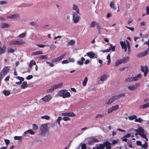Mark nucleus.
<instances>
[{"instance_id":"1","label":"nucleus","mask_w":149,"mask_h":149,"mask_svg":"<svg viewBox=\"0 0 149 149\" xmlns=\"http://www.w3.org/2000/svg\"><path fill=\"white\" fill-rule=\"evenodd\" d=\"M58 95L64 98L69 97L71 96L70 93L65 89L60 90L58 93Z\"/></svg>"},{"instance_id":"2","label":"nucleus","mask_w":149,"mask_h":149,"mask_svg":"<svg viewBox=\"0 0 149 149\" xmlns=\"http://www.w3.org/2000/svg\"><path fill=\"white\" fill-rule=\"evenodd\" d=\"M134 131L142 138L145 137L146 136V132L144 131L143 128L142 127H139L138 129H135Z\"/></svg>"},{"instance_id":"3","label":"nucleus","mask_w":149,"mask_h":149,"mask_svg":"<svg viewBox=\"0 0 149 149\" xmlns=\"http://www.w3.org/2000/svg\"><path fill=\"white\" fill-rule=\"evenodd\" d=\"M10 67L6 66L4 67L1 71L0 73V77L2 78L7 74L9 71Z\"/></svg>"},{"instance_id":"4","label":"nucleus","mask_w":149,"mask_h":149,"mask_svg":"<svg viewBox=\"0 0 149 149\" xmlns=\"http://www.w3.org/2000/svg\"><path fill=\"white\" fill-rule=\"evenodd\" d=\"M66 55V53H65L63 54L58 57L53 59L51 61V63H54L61 60Z\"/></svg>"},{"instance_id":"5","label":"nucleus","mask_w":149,"mask_h":149,"mask_svg":"<svg viewBox=\"0 0 149 149\" xmlns=\"http://www.w3.org/2000/svg\"><path fill=\"white\" fill-rule=\"evenodd\" d=\"M140 70L142 72H143L144 76L146 77L148 71V67L146 65L143 66L141 65Z\"/></svg>"},{"instance_id":"6","label":"nucleus","mask_w":149,"mask_h":149,"mask_svg":"<svg viewBox=\"0 0 149 149\" xmlns=\"http://www.w3.org/2000/svg\"><path fill=\"white\" fill-rule=\"evenodd\" d=\"M24 43V42L22 40H13L10 42L9 43L10 45H20L23 44Z\"/></svg>"},{"instance_id":"7","label":"nucleus","mask_w":149,"mask_h":149,"mask_svg":"<svg viewBox=\"0 0 149 149\" xmlns=\"http://www.w3.org/2000/svg\"><path fill=\"white\" fill-rule=\"evenodd\" d=\"M140 86V83H136L134 85H132L127 86V88L131 91L135 90L136 89L137 87Z\"/></svg>"},{"instance_id":"8","label":"nucleus","mask_w":149,"mask_h":149,"mask_svg":"<svg viewBox=\"0 0 149 149\" xmlns=\"http://www.w3.org/2000/svg\"><path fill=\"white\" fill-rule=\"evenodd\" d=\"M73 20L74 23L78 22L79 20L80 17L75 13H74L72 14Z\"/></svg>"},{"instance_id":"9","label":"nucleus","mask_w":149,"mask_h":149,"mask_svg":"<svg viewBox=\"0 0 149 149\" xmlns=\"http://www.w3.org/2000/svg\"><path fill=\"white\" fill-rule=\"evenodd\" d=\"M149 52V47L147 50H146L144 52L139 53L137 54V56L139 58H141L146 56Z\"/></svg>"},{"instance_id":"10","label":"nucleus","mask_w":149,"mask_h":149,"mask_svg":"<svg viewBox=\"0 0 149 149\" xmlns=\"http://www.w3.org/2000/svg\"><path fill=\"white\" fill-rule=\"evenodd\" d=\"M52 97L50 94L47 95L42 97L41 100L45 102H49L52 98Z\"/></svg>"},{"instance_id":"11","label":"nucleus","mask_w":149,"mask_h":149,"mask_svg":"<svg viewBox=\"0 0 149 149\" xmlns=\"http://www.w3.org/2000/svg\"><path fill=\"white\" fill-rule=\"evenodd\" d=\"M120 44L121 47H130L129 42L127 40L124 41H120Z\"/></svg>"},{"instance_id":"12","label":"nucleus","mask_w":149,"mask_h":149,"mask_svg":"<svg viewBox=\"0 0 149 149\" xmlns=\"http://www.w3.org/2000/svg\"><path fill=\"white\" fill-rule=\"evenodd\" d=\"M40 130L42 133H45L47 130V125L45 124L42 125L40 127Z\"/></svg>"},{"instance_id":"13","label":"nucleus","mask_w":149,"mask_h":149,"mask_svg":"<svg viewBox=\"0 0 149 149\" xmlns=\"http://www.w3.org/2000/svg\"><path fill=\"white\" fill-rule=\"evenodd\" d=\"M102 145H103L104 148L105 147H106V149H111V146H112L111 143L107 141L104 142Z\"/></svg>"},{"instance_id":"14","label":"nucleus","mask_w":149,"mask_h":149,"mask_svg":"<svg viewBox=\"0 0 149 149\" xmlns=\"http://www.w3.org/2000/svg\"><path fill=\"white\" fill-rule=\"evenodd\" d=\"M118 108V105H116L115 106H113L108 109L107 112L109 113H111L113 111L117 110Z\"/></svg>"},{"instance_id":"15","label":"nucleus","mask_w":149,"mask_h":149,"mask_svg":"<svg viewBox=\"0 0 149 149\" xmlns=\"http://www.w3.org/2000/svg\"><path fill=\"white\" fill-rule=\"evenodd\" d=\"M117 100L115 96H113L110 98L108 101L107 104L108 105L111 104L113 102Z\"/></svg>"},{"instance_id":"16","label":"nucleus","mask_w":149,"mask_h":149,"mask_svg":"<svg viewBox=\"0 0 149 149\" xmlns=\"http://www.w3.org/2000/svg\"><path fill=\"white\" fill-rule=\"evenodd\" d=\"M86 55L91 58H95V55L93 52H89L87 53H86Z\"/></svg>"},{"instance_id":"17","label":"nucleus","mask_w":149,"mask_h":149,"mask_svg":"<svg viewBox=\"0 0 149 149\" xmlns=\"http://www.w3.org/2000/svg\"><path fill=\"white\" fill-rule=\"evenodd\" d=\"M104 147L102 144H100L99 146L98 144H96L95 147L93 148V149H104Z\"/></svg>"},{"instance_id":"18","label":"nucleus","mask_w":149,"mask_h":149,"mask_svg":"<svg viewBox=\"0 0 149 149\" xmlns=\"http://www.w3.org/2000/svg\"><path fill=\"white\" fill-rule=\"evenodd\" d=\"M1 28L3 29L6 28H8L10 26V25L6 23L2 22L1 24Z\"/></svg>"},{"instance_id":"19","label":"nucleus","mask_w":149,"mask_h":149,"mask_svg":"<svg viewBox=\"0 0 149 149\" xmlns=\"http://www.w3.org/2000/svg\"><path fill=\"white\" fill-rule=\"evenodd\" d=\"M63 85V83L62 82H61L58 84L54 85L53 86L55 89L61 88Z\"/></svg>"},{"instance_id":"20","label":"nucleus","mask_w":149,"mask_h":149,"mask_svg":"<svg viewBox=\"0 0 149 149\" xmlns=\"http://www.w3.org/2000/svg\"><path fill=\"white\" fill-rule=\"evenodd\" d=\"M149 107V103H147L145 104L141 105L139 106V108L141 109H145Z\"/></svg>"},{"instance_id":"21","label":"nucleus","mask_w":149,"mask_h":149,"mask_svg":"<svg viewBox=\"0 0 149 149\" xmlns=\"http://www.w3.org/2000/svg\"><path fill=\"white\" fill-rule=\"evenodd\" d=\"M111 49L112 50V51H114L115 50V47H110V48L108 49L102 50V52L104 53L109 52Z\"/></svg>"},{"instance_id":"22","label":"nucleus","mask_w":149,"mask_h":149,"mask_svg":"<svg viewBox=\"0 0 149 149\" xmlns=\"http://www.w3.org/2000/svg\"><path fill=\"white\" fill-rule=\"evenodd\" d=\"M141 78V75L140 74H138L136 76L133 77L134 81H137L139 80Z\"/></svg>"},{"instance_id":"23","label":"nucleus","mask_w":149,"mask_h":149,"mask_svg":"<svg viewBox=\"0 0 149 149\" xmlns=\"http://www.w3.org/2000/svg\"><path fill=\"white\" fill-rule=\"evenodd\" d=\"M27 133H29L31 135H34L35 134V132L31 129H29L24 132V134Z\"/></svg>"},{"instance_id":"24","label":"nucleus","mask_w":149,"mask_h":149,"mask_svg":"<svg viewBox=\"0 0 149 149\" xmlns=\"http://www.w3.org/2000/svg\"><path fill=\"white\" fill-rule=\"evenodd\" d=\"M125 81L127 82H132L133 81H134L133 79V77H130L126 78L125 79Z\"/></svg>"},{"instance_id":"25","label":"nucleus","mask_w":149,"mask_h":149,"mask_svg":"<svg viewBox=\"0 0 149 149\" xmlns=\"http://www.w3.org/2000/svg\"><path fill=\"white\" fill-rule=\"evenodd\" d=\"M116 99L117 100L118 99L120 98L121 97H124L125 96V93H123L122 94H119L118 95L115 96Z\"/></svg>"},{"instance_id":"26","label":"nucleus","mask_w":149,"mask_h":149,"mask_svg":"<svg viewBox=\"0 0 149 149\" xmlns=\"http://www.w3.org/2000/svg\"><path fill=\"white\" fill-rule=\"evenodd\" d=\"M122 63H123V62L122 59H120L116 61L115 65L116 66H118L119 65Z\"/></svg>"},{"instance_id":"27","label":"nucleus","mask_w":149,"mask_h":149,"mask_svg":"<svg viewBox=\"0 0 149 149\" xmlns=\"http://www.w3.org/2000/svg\"><path fill=\"white\" fill-rule=\"evenodd\" d=\"M73 9L76 11L77 14H79V11L77 6L74 4L73 6Z\"/></svg>"},{"instance_id":"28","label":"nucleus","mask_w":149,"mask_h":149,"mask_svg":"<svg viewBox=\"0 0 149 149\" xmlns=\"http://www.w3.org/2000/svg\"><path fill=\"white\" fill-rule=\"evenodd\" d=\"M121 59L123 63H124L130 60V58L129 57H127Z\"/></svg>"},{"instance_id":"29","label":"nucleus","mask_w":149,"mask_h":149,"mask_svg":"<svg viewBox=\"0 0 149 149\" xmlns=\"http://www.w3.org/2000/svg\"><path fill=\"white\" fill-rule=\"evenodd\" d=\"M6 50V47H0V55L4 53Z\"/></svg>"},{"instance_id":"30","label":"nucleus","mask_w":149,"mask_h":149,"mask_svg":"<svg viewBox=\"0 0 149 149\" xmlns=\"http://www.w3.org/2000/svg\"><path fill=\"white\" fill-rule=\"evenodd\" d=\"M3 93L6 96H8L10 94V91L9 90H4L3 92Z\"/></svg>"},{"instance_id":"31","label":"nucleus","mask_w":149,"mask_h":149,"mask_svg":"<svg viewBox=\"0 0 149 149\" xmlns=\"http://www.w3.org/2000/svg\"><path fill=\"white\" fill-rule=\"evenodd\" d=\"M27 87V82L26 81H24L21 86V88L22 89H24Z\"/></svg>"},{"instance_id":"32","label":"nucleus","mask_w":149,"mask_h":149,"mask_svg":"<svg viewBox=\"0 0 149 149\" xmlns=\"http://www.w3.org/2000/svg\"><path fill=\"white\" fill-rule=\"evenodd\" d=\"M141 147L142 148L147 149L148 148V144L147 143L146 141H145V143L143 145L142 144Z\"/></svg>"},{"instance_id":"33","label":"nucleus","mask_w":149,"mask_h":149,"mask_svg":"<svg viewBox=\"0 0 149 149\" xmlns=\"http://www.w3.org/2000/svg\"><path fill=\"white\" fill-rule=\"evenodd\" d=\"M85 60V58L83 57H82L81 58V60L77 61V63L79 65H82L83 63V61Z\"/></svg>"},{"instance_id":"34","label":"nucleus","mask_w":149,"mask_h":149,"mask_svg":"<svg viewBox=\"0 0 149 149\" xmlns=\"http://www.w3.org/2000/svg\"><path fill=\"white\" fill-rule=\"evenodd\" d=\"M36 63L35 61L33 60H32L30 62L29 65V66L31 68H32V66L33 65H36Z\"/></svg>"},{"instance_id":"35","label":"nucleus","mask_w":149,"mask_h":149,"mask_svg":"<svg viewBox=\"0 0 149 149\" xmlns=\"http://www.w3.org/2000/svg\"><path fill=\"white\" fill-rule=\"evenodd\" d=\"M107 77L108 76L107 75H104L101 77L100 80L104 81L107 79Z\"/></svg>"},{"instance_id":"36","label":"nucleus","mask_w":149,"mask_h":149,"mask_svg":"<svg viewBox=\"0 0 149 149\" xmlns=\"http://www.w3.org/2000/svg\"><path fill=\"white\" fill-rule=\"evenodd\" d=\"M43 52L40 51H36L35 52L33 53L32 54V55H39L42 54Z\"/></svg>"},{"instance_id":"37","label":"nucleus","mask_w":149,"mask_h":149,"mask_svg":"<svg viewBox=\"0 0 149 149\" xmlns=\"http://www.w3.org/2000/svg\"><path fill=\"white\" fill-rule=\"evenodd\" d=\"M76 115L73 112L67 113V116L74 117L76 116Z\"/></svg>"},{"instance_id":"38","label":"nucleus","mask_w":149,"mask_h":149,"mask_svg":"<svg viewBox=\"0 0 149 149\" xmlns=\"http://www.w3.org/2000/svg\"><path fill=\"white\" fill-rule=\"evenodd\" d=\"M55 90L53 85L51 86V88L47 90V93L52 92L53 91Z\"/></svg>"},{"instance_id":"39","label":"nucleus","mask_w":149,"mask_h":149,"mask_svg":"<svg viewBox=\"0 0 149 149\" xmlns=\"http://www.w3.org/2000/svg\"><path fill=\"white\" fill-rule=\"evenodd\" d=\"M75 43V42L74 40H72L68 42V44L69 45H73Z\"/></svg>"},{"instance_id":"40","label":"nucleus","mask_w":149,"mask_h":149,"mask_svg":"<svg viewBox=\"0 0 149 149\" xmlns=\"http://www.w3.org/2000/svg\"><path fill=\"white\" fill-rule=\"evenodd\" d=\"M137 118L136 116L135 115H133L128 117L129 119L130 120H133L134 119L136 118Z\"/></svg>"},{"instance_id":"41","label":"nucleus","mask_w":149,"mask_h":149,"mask_svg":"<svg viewBox=\"0 0 149 149\" xmlns=\"http://www.w3.org/2000/svg\"><path fill=\"white\" fill-rule=\"evenodd\" d=\"M96 26L97 29L98 31V34H100V29H101V28H100V26L98 23H96Z\"/></svg>"},{"instance_id":"42","label":"nucleus","mask_w":149,"mask_h":149,"mask_svg":"<svg viewBox=\"0 0 149 149\" xmlns=\"http://www.w3.org/2000/svg\"><path fill=\"white\" fill-rule=\"evenodd\" d=\"M88 81V78L87 77H86L83 82V85L84 86H85Z\"/></svg>"},{"instance_id":"43","label":"nucleus","mask_w":149,"mask_h":149,"mask_svg":"<svg viewBox=\"0 0 149 149\" xmlns=\"http://www.w3.org/2000/svg\"><path fill=\"white\" fill-rule=\"evenodd\" d=\"M26 36V33L25 32L23 33L20 34L18 37L20 38H24Z\"/></svg>"},{"instance_id":"44","label":"nucleus","mask_w":149,"mask_h":149,"mask_svg":"<svg viewBox=\"0 0 149 149\" xmlns=\"http://www.w3.org/2000/svg\"><path fill=\"white\" fill-rule=\"evenodd\" d=\"M42 119H45L47 120H49L50 119V116L47 115H45L41 117Z\"/></svg>"},{"instance_id":"45","label":"nucleus","mask_w":149,"mask_h":149,"mask_svg":"<svg viewBox=\"0 0 149 149\" xmlns=\"http://www.w3.org/2000/svg\"><path fill=\"white\" fill-rule=\"evenodd\" d=\"M127 145L129 148H134V147L132 146V143L131 141H128L127 143Z\"/></svg>"},{"instance_id":"46","label":"nucleus","mask_w":149,"mask_h":149,"mask_svg":"<svg viewBox=\"0 0 149 149\" xmlns=\"http://www.w3.org/2000/svg\"><path fill=\"white\" fill-rule=\"evenodd\" d=\"M38 128V126L35 124H32V129L34 130H37Z\"/></svg>"},{"instance_id":"47","label":"nucleus","mask_w":149,"mask_h":149,"mask_svg":"<svg viewBox=\"0 0 149 149\" xmlns=\"http://www.w3.org/2000/svg\"><path fill=\"white\" fill-rule=\"evenodd\" d=\"M96 23L94 21H92L90 24V28H92L94 27L95 25H96Z\"/></svg>"},{"instance_id":"48","label":"nucleus","mask_w":149,"mask_h":149,"mask_svg":"<svg viewBox=\"0 0 149 149\" xmlns=\"http://www.w3.org/2000/svg\"><path fill=\"white\" fill-rule=\"evenodd\" d=\"M110 7L113 8L114 10H116V8L114 6V4L113 2H112L110 3Z\"/></svg>"},{"instance_id":"49","label":"nucleus","mask_w":149,"mask_h":149,"mask_svg":"<svg viewBox=\"0 0 149 149\" xmlns=\"http://www.w3.org/2000/svg\"><path fill=\"white\" fill-rule=\"evenodd\" d=\"M103 115L101 114H97L95 117V118L96 119H97L98 118H102L103 117Z\"/></svg>"},{"instance_id":"50","label":"nucleus","mask_w":149,"mask_h":149,"mask_svg":"<svg viewBox=\"0 0 149 149\" xmlns=\"http://www.w3.org/2000/svg\"><path fill=\"white\" fill-rule=\"evenodd\" d=\"M39 58L40 59H46L47 58V55H40Z\"/></svg>"},{"instance_id":"51","label":"nucleus","mask_w":149,"mask_h":149,"mask_svg":"<svg viewBox=\"0 0 149 149\" xmlns=\"http://www.w3.org/2000/svg\"><path fill=\"white\" fill-rule=\"evenodd\" d=\"M62 117L59 116L58 117V119L56 120V121L59 125H60V121L62 120Z\"/></svg>"},{"instance_id":"52","label":"nucleus","mask_w":149,"mask_h":149,"mask_svg":"<svg viewBox=\"0 0 149 149\" xmlns=\"http://www.w3.org/2000/svg\"><path fill=\"white\" fill-rule=\"evenodd\" d=\"M15 51L12 48L9 49L7 50V52L8 53H13Z\"/></svg>"},{"instance_id":"53","label":"nucleus","mask_w":149,"mask_h":149,"mask_svg":"<svg viewBox=\"0 0 149 149\" xmlns=\"http://www.w3.org/2000/svg\"><path fill=\"white\" fill-rule=\"evenodd\" d=\"M22 138V136H15L14 137V139L15 140H20Z\"/></svg>"},{"instance_id":"54","label":"nucleus","mask_w":149,"mask_h":149,"mask_svg":"<svg viewBox=\"0 0 149 149\" xmlns=\"http://www.w3.org/2000/svg\"><path fill=\"white\" fill-rule=\"evenodd\" d=\"M142 121L143 120L140 118H139L138 119L136 118L135 120V122L139 123H141Z\"/></svg>"},{"instance_id":"55","label":"nucleus","mask_w":149,"mask_h":149,"mask_svg":"<svg viewBox=\"0 0 149 149\" xmlns=\"http://www.w3.org/2000/svg\"><path fill=\"white\" fill-rule=\"evenodd\" d=\"M63 120L65 121H67L68 120H70V118L67 117H64L63 118Z\"/></svg>"},{"instance_id":"56","label":"nucleus","mask_w":149,"mask_h":149,"mask_svg":"<svg viewBox=\"0 0 149 149\" xmlns=\"http://www.w3.org/2000/svg\"><path fill=\"white\" fill-rule=\"evenodd\" d=\"M91 139L93 142H99V141L94 137H92Z\"/></svg>"},{"instance_id":"57","label":"nucleus","mask_w":149,"mask_h":149,"mask_svg":"<svg viewBox=\"0 0 149 149\" xmlns=\"http://www.w3.org/2000/svg\"><path fill=\"white\" fill-rule=\"evenodd\" d=\"M136 145L138 146H141L142 145V143L141 141H137L136 142Z\"/></svg>"},{"instance_id":"58","label":"nucleus","mask_w":149,"mask_h":149,"mask_svg":"<svg viewBox=\"0 0 149 149\" xmlns=\"http://www.w3.org/2000/svg\"><path fill=\"white\" fill-rule=\"evenodd\" d=\"M146 15H149V7L147 6L146 7Z\"/></svg>"},{"instance_id":"59","label":"nucleus","mask_w":149,"mask_h":149,"mask_svg":"<svg viewBox=\"0 0 149 149\" xmlns=\"http://www.w3.org/2000/svg\"><path fill=\"white\" fill-rule=\"evenodd\" d=\"M33 76L32 75H29L26 78V79L27 80H30L32 79Z\"/></svg>"},{"instance_id":"60","label":"nucleus","mask_w":149,"mask_h":149,"mask_svg":"<svg viewBox=\"0 0 149 149\" xmlns=\"http://www.w3.org/2000/svg\"><path fill=\"white\" fill-rule=\"evenodd\" d=\"M81 149H86V144L85 143L83 144L81 146Z\"/></svg>"},{"instance_id":"61","label":"nucleus","mask_w":149,"mask_h":149,"mask_svg":"<svg viewBox=\"0 0 149 149\" xmlns=\"http://www.w3.org/2000/svg\"><path fill=\"white\" fill-rule=\"evenodd\" d=\"M68 59L69 60V61H69V62H74V60L72 58H68Z\"/></svg>"},{"instance_id":"62","label":"nucleus","mask_w":149,"mask_h":149,"mask_svg":"<svg viewBox=\"0 0 149 149\" xmlns=\"http://www.w3.org/2000/svg\"><path fill=\"white\" fill-rule=\"evenodd\" d=\"M4 141L5 142L6 144V145H8L10 143V141L9 140L5 139L4 140Z\"/></svg>"},{"instance_id":"63","label":"nucleus","mask_w":149,"mask_h":149,"mask_svg":"<svg viewBox=\"0 0 149 149\" xmlns=\"http://www.w3.org/2000/svg\"><path fill=\"white\" fill-rule=\"evenodd\" d=\"M125 27H126L129 30H131L132 31H133L134 30V28L133 27H128L127 26H125Z\"/></svg>"},{"instance_id":"64","label":"nucleus","mask_w":149,"mask_h":149,"mask_svg":"<svg viewBox=\"0 0 149 149\" xmlns=\"http://www.w3.org/2000/svg\"><path fill=\"white\" fill-rule=\"evenodd\" d=\"M118 142V140H113L112 141V143L113 145H114L115 144L117 143Z\"/></svg>"}]
</instances>
